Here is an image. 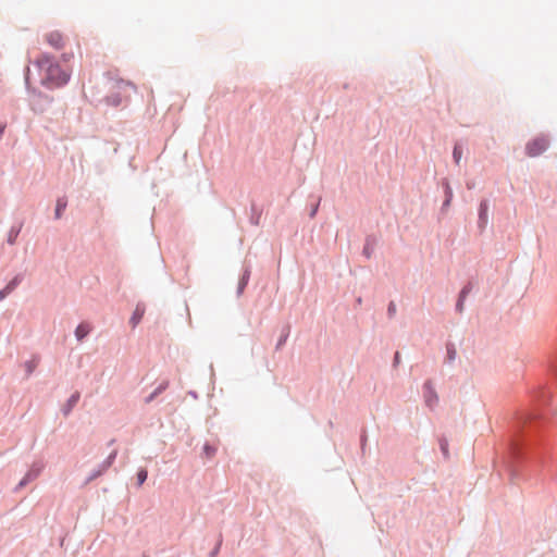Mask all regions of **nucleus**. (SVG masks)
Masks as SVG:
<instances>
[{"instance_id": "obj_8", "label": "nucleus", "mask_w": 557, "mask_h": 557, "mask_svg": "<svg viewBox=\"0 0 557 557\" xmlns=\"http://www.w3.org/2000/svg\"><path fill=\"white\" fill-rule=\"evenodd\" d=\"M488 200L482 199L479 205V218H478V227L480 231H484L488 222Z\"/></svg>"}, {"instance_id": "obj_42", "label": "nucleus", "mask_w": 557, "mask_h": 557, "mask_svg": "<svg viewBox=\"0 0 557 557\" xmlns=\"http://www.w3.org/2000/svg\"><path fill=\"white\" fill-rule=\"evenodd\" d=\"M45 99H46L47 102L51 101V99L48 96H45Z\"/></svg>"}, {"instance_id": "obj_25", "label": "nucleus", "mask_w": 557, "mask_h": 557, "mask_svg": "<svg viewBox=\"0 0 557 557\" xmlns=\"http://www.w3.org/2000/svg\"><path fill=\"white\" fill-rule=\"evenodd\" d=\"M473 289V282L470 280L468 281L463 286L462 288L460 289L458 296H460L461 298H466L469 296V294L472 292Z\"/></svg>"}, {"instance_id": "obj_5", "label": "nucleus", "mask_w": 557, "mask_h": 557, "mask_svg": "<svg viewBox=\"0 0 557 557\" xmlns=\"http://www.w3.org/2000/svg\"><path fill=\"white\" fill-rule=\"evenodd\" d=\"M422 394H423V397H424L425 405L430 409H433L434 406H436V404L438 401V396H437V393L435 391V387L433 385L432 380H426L423 383Z\"/></svg>"}, {"instance_id": "obj_9", "label": "nucleus", "mask_w": 557, "mask_h": 557, "mask_svg": "<svg viewBox=\"0 0 557 557\" xmlns=\"http://www.w3.org/2000/svg\"><path fill=\"white\" fill-rule=\"evenodd\" d=\"M442 186H443V189H444L445 198H444V201L442 203L441 211L445 212L448 209V207L450 206V203H451L454 194H453V189H451L447 178H443Z\"/></svg>"}, {"instance_id": "obj_12", "label": "nucleus", "mask_w": 557, "mask_h": 557, "mask_svg": "<svg viewBox=\"0 0 557 557\" xmlns=\"http://www.w3.org/2000/svg\"><path fill=\"white\" fill-rule=\"evenodd\" d=\"M375 246H376V237L374 235H368L364 239L362 255L367 259H370L374 252Z\"/></svg>"}, {"instance_id": "obj_33", "label": "nucleus", "mask_w": 557, "mask_h": 557, "mask_svg": "<svg viewBox=\"0 0 557 557\" xmlns=\"http://www.w3.org/2000/svg\"><path fill=\"white\" fill-rule=\"evenodd\" d=\"M319 203H320V201H317L315 203L311 205V209H310V212H309V216L311 219H313L317 215L318 210H319Z\"/></svg>"}, {"instance_id": "obj_30", "label": "nucleus", "mask_w": 557, "mask_h": 557, "mask_svg": "<svg viewBox=\"0 0 557 557\" xmlns=\"http://www.w3.org/2000/svg\"><path fill=\"white\" fill-rule=\"evenodd\" d=\"M222 542H223V539H222V534L219 535V539H218V542H216V545L214 546V548L209 553V557H216L220 553V548H221V545H222Z\"/></svg>"}, {"instance_id": "obj_24", "label": "nucleus", "mask_w": 557, "mask_h": 557, "mask_svg": "<svg viewBox=\"0 0 557 557\" xmlns=\"http://www.w3.org/2000/svg\"><path fill=\"white\" fill-rule=\"evenodd\" d=\"M148 478V470L146 468H139L136 473L137 486H141Z\"/></svg>"}, {"instance_id": "obj_17", "label": "nucleus", "mask_w": 557, "mask_h": 557, "mask_svg": "<svg viewBox=\"0 0 557 557\" xmlns=\"http://www.w3.org/2000/svg\"><path fill=\"white\" fill-rule=\"evenodd\" d=\"M169 387V381L161 382L154 391L146 397L145 403H152L160 394H162Z\"/></svg>"}, {"instance_id": "obj_43", "label": "nucleus", "mask_w": 557, "mask_h": 557, "mask_svg": "<svg viewBox=\"0 0 557 557\" xmlns=\"http://www.w3.org/2000/svg\"><path fill=\"white\" fill-rule=\"evenodd\" d=\"M114 442H115V440H111V441L108 443V445H109V446H110V445H113V443H114Z\"/></svg>"}, {"instance_id": "obj_20", "label": "nucleus", "mask_w": 557, "mask_h": 557, "mask_svg": "<svg viewBox=\"0 0 557 557\" xmlns=\"http://www.w3.org/2000/svg\"><path fill=\"white\" fill-rule=\"evenodd\" d=\"M250 210H251L250 223L252 225H259L262 210L260 208H258V206L255 202H251Z\"/></svg>"}, {"instance_id": "obj_26", "label": "nucleus", "mask_w": 557, "mask_h": 557, "mask_svg": "<svg viewBox=\"0 0 557 557\" xmlns=\"http://www.w3.org/2000/svg\"><path fill=\"white\" fill-rule=\"evenodd\" d=\"M202 451L207 458H212L216 453V447L207 442L203 445Z\"/></svg>"}, {"instance_id": "obj_31", "label": "nucleus", "mask_w": 557, "mask_h": 557, "mask_svg": "<svg viewBox=\"0 0 557 557\" xmlns=\"http://www.w3.org/2000/svg\"><path fill=\"white\" fill-rule=\"evenodd\" d=\"M465 301H466V298H461L460 296H458L457 298V301H456V306H455V310L457 313H462L463 310H465Z\"/></svg>"}, {"instance_id": "obj_3", "label": "nucleus", "mask_w": 557, "mask_h": 557, "mask_svg": "<svg viewBox=\"0 0 557 557\" xmlns=\"http://www.w3.org/2000/svg\"><path fill=\"white\" fill-rule=\"evenodd\" d=\"M127 87L135 86L131 82H125L123 79L119 81L115 85V90L111 91L106 97L107 104L114 108L122 106L127 99V96L125 95V89Z\"/></svg>"}, {"instance_id": "obj_37", "label": "nucleus", "mask_w": 557, "mask_h": 557, "mask_svg": "<svg viewBox=\"0 0 557 557\" xmlns=\"http://www.w3.org/2000/svg\"><path fill=\"white\" fill-rule=\"evenodd\" d=\"M366 442H367V434H366V431L362 432V434L360 435V443H361V448L363 449L364 445H366Z\"/></svg>"}, {"instance_id": "obj_2", "label": "nucleus", "mask_w": 557, "mask_h": 557, "mask_svg": "<svg viewBox=\"0 0 557 557\" xmlns=\"http://www.w3.org/2000/svg\"><path fill=\"white\" fill-rule=\"evenodd\" d=\"M35 64L44 73L41 76L44 86L54 88L67 84L70 79L69 69L62 65L55 57L42 53L38 57Z\"/></svg>"}, {"instance_id": "obj_22", "label": "nucleus", "mask_w": 557, "mask_h": 557, "mask_svg": "<svg viewBox=\"0 0 557 557\" xmlns=\"http://www.w3.org/2000/svg\"><path fill=\"white\" fill-rule=\"evenodd\" d=\"M108 471V469H104L103 468V463L99 465V467L97 469H95L90 474L89 476L87 478L86 480V484H89L90 482L97 480L98 478H100L103 473H106Z\"/></svg>"}, {"instance_id": "obj_14", "label": "nucleus", "mask_w": 557, "mask_h": 557, "mask_svg": "<svg viewBox=\"0 0 557 557\" xmlns=\"http://www.w3.org/2000/svg\"><path fill=\"white\" fill-rule=\"evenodd\" d=\"M91 329L88 323L81 322L76 329H75V337L78 342H83L88 334L90 333Z\"/></svg>"}, {"instance_id": "obj_35", "label": "nucleus", "mask_w": 557, "mask_h": 557, "mask_svg": "<svg viewBox=\"0 0 557 557\" xmlns=\"http://www.w3.org/2000/svg\"><path fill=\"white\" fill-rule=\"evenodd\" d=\"M62 62L64 63V65L70 62L73 58V53H63L62 54Z\"/></svg>"}, {"instance_id": "obj_27", "label": "nucleus", "mask_w": 557, "mask_h": 557, "mask_svg": "<svg viewBox=\"0 0 557 557\" xmlns=\"http://www.w3.org/2000/svg\"><path fill=\"white\" fill-rule=\"evenodd\" d=\"M116 456H117V450L116 449L112 450L111 454L102 461L103 468L104 469L111 468L116 459Z\"/></svg>"}, {"instance_id": "obj_13", "label": "nucleus", "mask_w": 557, "mask_h": 557, "mask_svg": "<svg viewBox=\"0 0 557 557\" xmlns=\"http://www.w3.org/2000/svg\"><path fill=\"white\" fill-rule=\"evenodd\" d=\"M79 398H81V394L78 392H75L73 393L69 399L66 400L65 405L63 406L62 408V412L63 414L66 417L69 416L72 410L74 409V407L77 405V403L79 401Z\"/></svg>"}, {"instance_id": "obj_40", "label": "nucleus", "mask_w": 557, "mask_h": 557, "mask_svg": "<svg viewBox=\"0 0 557 557\" xmlns=\"http://www.w3.org/2000/svg\"><path fill=\"white\" fill-rule=\"evenodd\" d=\"M189 394H190L193 397L197 398V394H196V392H189Z\"/></svg>"}, {"instance_id": "obj_29", "label": "nucleus", "mask_w": 557, "mask_h": 557, "mask_svg": "<svg viewBox=\"0 0 557 557\" xmlns=\"http://www.w3.org/2000/svg\"><path fill=\"white\" fill-rule=\"evenodd\" d=\"M36 366H37V363L35 360H28L25 362L26 377H29L32 375Z\"/></svg>"}, {"instance_id": "obj_19", "label": "nucleus", "mask_w": 557, "mask_h": 557, "mask_svg": "<svg viewBox=\"0 0 557 557\" xmlns=\"http://www.w3.org/2000/svg\"><path fill=\"white\" fill-rule=\"evenodd\" d=\"M289 334H290V325L286 324V325H284L282 327L280 338H278V341L276 343V346H275L276 350H281L283 348V346L287 342V338H288Z\"/></svg>"}, {"instance_id": "obj_18", "label": "nucleus", "mask_w": 557, "mask_h": 557, "mask_svg": "<svg viewBox=\"0 0 557 557\" xmlns=\"http://www.w3.org/2000/svg\"><path fill=\"white\" fill-rule=\"evenodd\" d=\"M445 348H446V356H445L444 362L453 363L457 357L456 346L454 343L447 342L445 345Z\"/></svg>"}, {"instance_id": "obj_15", "label": "nucleus", "mask_w": 557, "mask_h": 557, "mask_svg": "<svg viewBox=\"0 0 557 557\" xmlns=\"http://www.w3.org/2000/svg\"><path fill=\"white\" fill-rule=\"evenodd\" d=\"M67 207V198L65 196H61L57 199L55 209H54V219L59 220L63 216V213Z\"/></svg>"}, {"instance_id": "obj_7", "label": "nucleus", "mask_w": 557, "mask_h": 557, "mask_svg": "<svg viewBox=\"0 0 557 557\" xmlns=\"http://www.w3.org/2000/svg\"><path fill=\"white\" fill-rule=\"evenodd\" d=\"M250 275H251V264L247 259H245L244 264H243V270H242V273H240V276L238 280L237 290H236V294L238 297L244 294L245 288L247 287V285L249 283Z\"/></svg>"}, {"instance_id": "obj_4", "label": "nucleus", "mask_w": 557, "mask_h": 557, "mask_svg": "<svg viewBox=\"0 0 557 557\" xmlns=\"http://www.w3.org/2000/svg\"><path fill=\"white\" fill-rule=\"evenodd\" d=\"M548 146L549 140L546 136H537L527 144L525 152L529 157H537L542 154Z\"/></svg>"}, {"instance_id": "obj_41", "label": "nucleus", "mask_w": 557, "mask_h": 557, "mask_svg": "<svg viewBox=\"0 0 557 557\" xmlns=\"http://www.w3.org/2000/svg\"><path fill=\"white\" fill-rule=\"evenodd\" d=\"M356 301H357L358 305H360L361 301H362L361 297H358Z\"/></svg>"}, {"instance_id": "obj_21", "label": "nucleus", "mask_w": 557, "mask_h": 557, "mask_svg": "<svg viewBox=\"0 0 557 557\" xmlns=\"http://www.w3.org/2000/svg\"><path fill=\"white\" fill-rule=\"evenodd\" d=\"M23 280L24 275L22 273H18L4 286V288L9 292V294H11L17 288V286L23 282Z\"/></svg>"}, {"instance_id": "obj_36", "label": "nucleus", "mask_w": 557, "mask_h": 557, "mask_svg": "<svg viewBox=\"0 0 557 557\" xmlns=\"http://www.w3.org/2000/svg\"><path fill=\"white\" fill-rule=\"evenodd\" d=\"M9 292L3 287L0 289V301L4 300L9 296Z\"/></svg>"}, {"instance_id": "obj_34", "label": "nucleus", "mask_w": 557, "mask_h": 557, "mask_svg": "<svg viewBox=\"0 0 557 557\" xmlns=\"http://www.w3.org/2000/svg\"><path fill=\"white\" fill-rule=\"evenodd\" d=\"M400 363V354L399 351H396L394 354V358H393V368H397Z\"/></svg>"}, {"instance_id": "obj_6", "label": "nucleus", "mask_w": 557, "mask_h": 557, "mask_svg": "<svg viewBox=\"0 0 557 557\" xmlns=\"http://www.w3.org/2000/svg\"><path fill=\"white\" fill-rule=\"evenodd\" d=\"M42 469L44 465L41 462H34L30 469L24 475V478L20 481L15 490L18 491L25 487L32 481L36 480L40 475Z\"/></svg>"}, {"instance_id": "obj_16", "label": "nucleus", "mask_w": 557, "mask_h": 557, "mask_svg": "<svg viewBox=\"0 0 557 557\" xmlns=\"http://www.w3.org/2000/svg\"><path fill=\"white\" fill-rule=\"evenodd\" d=\"M22 227H23V222H20L17 224H14L11 226L9 234H8V238H7V242L9 245H14L16 243V239L22 231Z\"/></svg>"}, {"instance_id": "obj_10", "label": "nucleus", "mask_w": 557, "mask_h": 557, "mask_svg": "<svg viewBox=\"0 0 557 557\" xmlns=\"http://www.w3.org/2000/svg\"><path fill=\"white\" fill-rule=\"evenodd\" d=\"M47 42L57 50L63 48V36L60 32L54 30L46 35Z\"/></svg>"}, {"instance_id": "obj_39", "label": "nucleus", "mask_w": 557, "mask_h": 557, "mask_svg": "<svg viewBox=\"0 0 557 557\" xmlns=\"http://www.w3.org/2000/svg\"><path fill=\"white\" fill-rule=\"evenodd\" d=\"M466 186H467V188H468V189H472V188H474L475 184H474V182H473V181H468V182L466 183Z\"/></svg>"}, {"instance_id": "obj_28", "label": "nucleus", "mask_w": 557, "mask_h": 557, "mask_svg": "<svg viewBox=\"0 0 557 557\" xmlns=\"http://www.w3.org/2000/svg\"><path fill=\"white\" fill-rule=\"evenodd\" d=\"M438 445L444 458L447 459L449 457L448 441L445 437H440Z\"/></svg>"}, {"instance_id": "obj_32", "label": "nucleus", "mask_w": 557, "mask_h": 557, "mask_svg": "<svg viewBox=\"0 0 557 557\" xmlns=\"http://www.w3.org/2000/svg\"><path fill=\"white\" fill-rule=\"evenodd\" d=\"M396 314V305L394 301H389L388 306H387V317L389 319L394 318Z\"/></svg>"}, {"instance_id": "obj_23", "label": "nucleus", "mask_w": 557, "mask_h": 557, "mask_svg": "<svg viewBox=\"0 0 557 557\" xmlns=\"http://www.w3.org/2000/svg\"><path fill=\"white\" fill-rule=\"evenodd\" d=\"M462 157V145L459 141H456L453 148V159L455 164H459Z\"/></svg>"}, {"instance_id": "obj_11", "label": "nucleus", "mask_w": 557, "mask_h": 557, "mask_svg": "<svg viewBox=\"0 0 557 557\" xmlns=\"http://www.w3.org/2000/svg\"><path fill=\"white\" fill-rule=\"evenodd\" d=\"M145 311H146V306L144 302H138L136 305V308L129 319V324L132 325L133 329H135L141 321L144 314H145Z\"/></svg>"}, {"instance_id": "obj_38", "label": "nucleus", "mask_w": 557, "mask_h": 557, "mask_svg": "<svg viewBox=\"0 0 557 557\" xmlns=\"http://www.w3.org/2000/svg\"><path fill=\"white\" fill-rule=\"evenodd\" d=\"M5 127H7V124H5V123H0V139H1V138L3 137V135H4Z\"/></svg>"}, {"instance_id": "obj_1", "label": "nucleus", "mask_w": 557, "mask_h": 557, "mask_svg": "<svg viewBox=\"0 0 557 557\" xmlns=\"http://www.w3.org/2000/svg\"><path fill=\"white\" fill-rule=\"evenodd\" d=\"M545 377L529 388V406L504 418V434L495 465L499 463L512 484L550 471L554 454L550 428L557 409L550 405L552 384L557 383V348L549 355Z\"/></svg>"}]
</instances>
